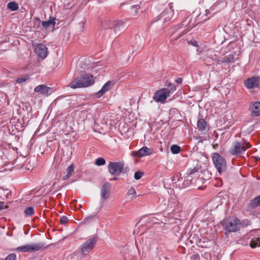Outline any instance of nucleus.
<instances>
[{
  "label": "nucleus",
  "instance_id": "21",
  "mask_svg": "<svg viewBox=\"0 0 260 260\" xmlns=\"http://www.w3.org/2000/svg\"><path fill=\"white\" fill-rule=\"evenodd\" d=\"M55 20L56 19L55 18L50 17V19L48 21H43L42 25L45 28H48L49 26H52L53 27H54L55 24Z\"/></svg>",
  "mask_w": 260,
  "mask_h": 260
},
{
  "label": "nucleus",
  "instance_id": "19",
  "mask_svg": "<svg viewBox=\"0 0 260 260\" xmlns=\"http://www.w3.org/2000/svg\"><path fill=\"white\" fill-rule=\"evenodd\" d=\"M260 205V195L251 200L248 204V207L251 209Z\"/></svg>",
  "mask_w": 260,
  "mask_h": 260
},
{
  "label": "nucleus",
  "instance_id": "41",
  "mask_svg": "<svg viewBox=\"0 0 260 260\" xmlns=\"http://www.w3.org/2000/svg\"><path fill=\"white\" fill-rule=\"evenodd\" d=\"M245 147H246L247 148H249L251 147V145L248 142H246L245 143Z\"/></svg>",
  "mask_w": 260,
  "mask_h": 260
},
{
  "label": "nucleus",
  "instance_id": "22",
  "mask_svg": "<svg viewBox=\"0 0 260 260\" xmlns=\"http://www.w3.org/2000/svg\"><path fill=\"white\" fill-rule=\"evenodd\" d=\"M67 174L62 177L63 180H67L69 178L73 175L74 173V166L71 165L67 169Z\"/></svg>",
  "mask_w": 260,
  "mask_h": 260
},
{
  "label": "nucleus",
  "instance_id": "42",
  "mask_svg": "<svg viewBox=\"0 0 260 260\" xmlns=\"http://www.w3.org/2000/svg\"><path fill=\"white\" fill-rule=\"evenodd\" d=\"M4 203L3 202H0V210L3 209L4 208Z\"/></svg>",
  "mask_w": 260,
  "mask_h": 260
},
{
  "label": "nucleus",
  "instance_id": "8",
  "mask_svg": "<svg viewBox=\"0 0 260 260\" xmlns=\"http://www.w3.org/2000/svg\"><path fill=\"white\" fill-rule=\"evenodd\" d=\"M44 246L42 243L26 244L24 246L17 247L15 250L24 252H33L41 249Z\"/></svg>",
  "mask_w": 260,
  "mask_h": 260
},
{
  "label": "nucleus",
  "instance_id": "24",
  "mask_svg": "<svg viewBox=\"0 0 260 260\" xmlns=\"http://www.w3.org/2000/svg\"><path fill=\"white\" fill-rule=\"evenodd\" d=\"M8 8L11 11H14L18 9V6L15 2H11L8 4Z\"/></svg>",
  "mask_w": 260,
  "mask_h": 260
},
{
  "label": "nucleus",
  "instance_id": "20",
  "mask_svg": "<svg viewBox=\"0 0 260 260\" xmlns=\"http://www.w3.org/2000/svg\"><path fill=\"white\" fill-rule=\"evenodd\" d=\"M197 125L198 128L201 131L208 130L207 122L203 118L198 120Z\"/></svg>",
  "mask_w": 260,
  "mask_h": 260
},
{
  "label": "nucleus",
  "instance_id": "47",
  "mask_svg": "<svg viewBox=\"0 0 260 260\" xmlns=\"http://www.w3.org/2000/svg\"><path fill=\"white\" fill-rule=\"evenodd\" d=\"M169 189H170L171 191H172L173 190L172 189H171V188H170Z\"/></svg>",
  "mask_w": 260,
  "mask_h": 260
},
{
  "label": "nucleus",
  "instance_id": "7",
  "mask_svg": "<svg viewBox=\"0 0 260 260\" xmlns=\"http://www.w3.org/2000/svg\"><path fill=\"white\" fill-rule=\"evenodd\" d=\"M123 169L124 163L122 161H110L108 166L109 172L112 175H119L122 172Z\"/></svg>",
  "mask_w": 260,
  "mask_h": 260
},
{
  "label": "nucleus",
  "instance_id": "48",
  "mask_svg": "<svg viewBox=\"0 0 260 260\" xmlns=\"http://www.w3.org/2000/svg\"><path fill=\"white\" fill-rule=\"evenodd\" d=\"M135 197H133L132 198H131L132 199H134Z\"/></svg>",
  "mask_w": 260,
  "mask_h": 260
},
{
  "label": "nucleus",
  "instance_id": "15",
  "mask_svg": "<svg viewBox=\"0 0 260 260\" xmlns=\"http://www.w3.org/2000/svg\"><path fill=\"white\" fill-rule=\"evenodd\" d=\"M246 150V148L244 146H242L239 142H235L233 148L230 151L231 154L233 155H237L242 153Z\"/></svg>",
  "mask_w": 260,
  "mask_h": 260
},
{
  "label": "nucleus",
  "instance_id": "37",
  "mask_svg": "<svg viewBox=\"0 0 260 260\" xmlns=\"http://www.w3.org/2000/svg\"><path fill=\"white\" fill-rule=\"evenodd\" d=\"M136 194V191L133 187L129 189L127 192V195H134Z\"/></svg>",
  "mask_w": 260,
  "mask_h": 260
},
{
  "label": "nucleus",
  "instance_id": "9",
  "mask_svg": "<svg viewBox=\"0 0 260 260\" xmlns=\"http://www.w3.org/2000/svg\"><path fill=\"white\" fill-rule=\"evenodd\" d=\"M172 6L170 5V8L165 10L158 16V19L162 23H164L167 21H170L174 15V11L172 9Z\"/></svg>",
  "mask_w": 260,
  "mask_h": 260
},
{
  "label": "nucleus",
  "instance_id": "14",
  "mask_svg": "<svg viewBox=\"0 0 260 260\" xmlns=\"http://www.w3.org/2000/svg\"><path fill=\"white\" fill-rule=\"evenodd\" d=\"M34 91L36 92H39L45 96H48L52 92V88L49 87H47L45 85H38L35 88Z\"/></svg>",
  "mask_w": 260,
  "mask_h": 260
},
{
  "label": "nucleus",
  "instance_id": "16",
  "mask_svg": "<svg viewBox=\"0 0 260 260\" xmlns=\"http://www.w3.org/2000/svg\"><path fill=\"white\" fill-rule=\"evenodd\" d=\"M152 153V150L146 147H143L137 152H133V155L141 157L144 156L150 155Z\"/></svg>",
  "mask_w": 260,
  "mask_h": 260
},
{
  "label": "nucleus",
  "instance_id": "1",
  "mask_svg": "<svg viewBox=\"0 0 260 260\" xmlns=\"http://www.w3.org/2000/svg\"><path fill=\"white\" fill-rule=\"evenodd\" d=\"M94 82L92 75H83L75 78L69 86L72 88L84 87L92 85Z\"/></svg>",
  "mask_w": 260,
  "mask_h": 260
},
{
  "label": "nucleus",
  "instance_id": "23",
  "mask_svg": "<svg viewBox=\"0 0 260 260\" xmlns=\"http://www.w3.org/2000/svg\"><path fill=\"white\" fill-rule=\"evenodd\" d=\"M250 246L252 248L256 246H260V238H256L255 239H252L250 242Z\"/></svg>",
  "mask_w": 260,
  "mask_h": 260
},
{
  "label": "nucleus",
  "instance_id": "29",
  "mask_svg": "<svg viewBox=\"0 0 260 260\" xmlns=\"http://www.w3.org/2000/svg\"><path fill=\"white\" fill-rule=\"evenodd\" d=\"M106 161L103 157H99L95 161V165L97 166H102L105 164Z\"/></svg>",
  "mask_w": 260,
  "mask_h": 260
},
{
  "label": "nucleus",
  "instance_id": "11",
  "mask_svg": "<svg viewBox=\"0 0 260 260\" xmlns=\"http://www.w3.org/2000/svg\"><path fill=\"white\" fill-rule=\"evenodd\" d=\"M180 175L179 174H177L175 176H174L172 177V180L173 181H175L176 178L178 179V181L175 182L174 183L176 184V186H178L180 188H183L187 186L189 183L188 181L191 182V180L189 178H187L186 180H183V178H180Z\"/></svg>",
  "mask_w": 260,
  "mask_h": 260
},
{
  "label": "nucleus",
  "instance_id": "13",
  "mask_svg": "<svg viewBox=\"0 0 260 260\" xmlns=\"http://www.w3.org/2000/svg\"><path fill=\"white\" fill-rule=\"evenodd\" d=\"M37 54L42 58H45L48 54V48L43 44H37L35 48Z\"/></svg>",
  "mask_w": 260,
  "mask_h": 260
},
{
  "label": "nucleus",
  "instance_id": "17",
  "mask_svg": "<svg viewBox=\"0 0 260 260\" xmlns=\"http://www.w3.org/2000/svg\"><path fill=\"white\" fill-rule=\"evenodd\" d=\"M111 84L112 82L110 81L107 82L102 87V89L96 93L97 97H101L105 93L109 91L110 89Z\"/></svg>",
  "mask_w": 260,
  "mask_h": 260
},
{
  "label": "nucleus",
  "instance_id": "28",
  "mask_svg": "<svg viewBox=\"0 0 260 260\" xmlns=\"http://www.w3.org/2000/svg\"><path fill=\"white\" fill-rule=\"evenodd\" d=\"M140 8V6L139 5H133V6H131V9L132 10H134V13L133 14L134 16H137L139 14L138 10Z\"/></svg>",
  "mask_w": 260,
  "mask_h": 260
},
{
  "label": "nucleus",
  "instance_id": "30",
  "mask_svg": "<svg viewBox=\"0 0 260 260\" xmlns=\"http://www.w3.org/2000/svg\"><path fill=\"white\" fill-rule=\"evenodd\" d=\"M28 79H29V76H26L25 77H20V78H17L16 82L18 83H22L25 82Z\"/></svg>",
  "mask_w": 260,
  "mask_h": 260
},
{
  "label": "nucleus",
  "instance_id": "25",
  "mask_svg": "<svg viewBox=\"0 0 260 260\" xmlns=\"http://www.w3.org/2000/svg\"><path fill=\"white\" fill-rule=\"evenodd\" d=\"M234 59V56L233 55H229L228 56H225L224 57H223L221 59L222 62H225V63H229L231 62L233 59Z\"/></svg>",
  "mask_w": 260,
  "mask_h": 260
},
{
  "label": "nucleus",
  "instance_id": "34",
  "mask_svg": "<svg viewBox=\"0 0 260 260\" xmlns=\"http://www.w3.org/2000/svg\"><path fill=\"white\" fill-rule=\"evenodd\" d=\"M16 257L15 254L11 253L7 256L5 260H16Z\"/></svg>",
  "mask_w": 260,
  "mask_h": 260
},
{
  "label": "nucleus",
  "instance_id": "36",
  "mask_svg": "<svg viewBox=\"0 0 260 260\" xmlns=\"http://www.w3.org/2000/svg\"><path fill=\"white\" fill-rule=\"evenodd\" d=\"M188 44L193 46L197 47L198 46V42L194 40H191L188 42Z\"/></svg>",
  "mask_w": 260,
  "mask_h": 260
},
{
  "label": "nucleus",
  "instance_id": "5",
  "mask_svg": "<svg viewBox=\"0 0 260 260\" xmlns=\"http://www.w3.org/2000/svg\"><path fill=\"white\" fill-rule=\"evenodd\" d=\"M222 224L228 232H235L240 229V221L237 218H230L223 221Z\"/></svg>",
  "mask_w": 260,
  "mask_h": 260
},
{
  "label": "nucleus",
  "instance_id": "32",
  "mask_svg": "<svg viewBox=\"0 0 260 260\" xmlns=\"http://www.w3.org/2000/svg\"><path fill=\"white\" fill-rule=\"evenodd\" d=\"M240 224L243 226H247L251 224V221L248 219H244Z\"/></svg>",
  "mask_w": 260,
  "mask_h": 260
},
{
  "label": "nucleus",
  "instance_id": "3",
  "mask_svg": "<svg viewBox=\"0 0 260 260\" xmlns=\"http://www.w3.org/2000/svg\"><path fill=\"white\" fill-rule=\"evenodd\" d=\"M97 242V237L93 236L88 239L80 247V252L82 257H85L92 251Z\"/></svg>",
  "mask_w": 260,
  "mask_h": 260
},
{
  "label": "nucleus",
  "instance_id": "10",
  "mask_svg": "<svg viewBox=\"0 0 260 260\" xmlns=\"http://www.w3.org/2000/svg\"><path fill=\"white\" fill-rule=\"evenodd\" d=\"M111 185L109 182H106L100 189L101 200H107L110 196Z\"/></svg>",
  "mask_w": 260,
  "mask_h": 260
},
{
  "label": "nucleus",
  "instance_id": "26",
  "mask_svg": "<svg viewBox=\"0 0 260 260\" xmlns=\"http://www.w3.org/2000/svg\"><path fill=\"white\" fill-rule=\"evenodd\" d=\"M180 147L176 145H173L171 147V151L173 154H177L180 152Z\"/></svg>",
  "mask_w": 260,
  "mask_h": 260
},
{
  "label": "nucleus",
  "instance_id": "6",
  "mask_svg": "<svg viewBox=\"0 0 260 260\" xmlns=\"http://www.w3.org/2000/svg\"><path fill=\"white\" fill-rule=\"evenodd\" d=\"M124 22L121 20L113 19H106L102 22V27L104 29H114V31L119 30L122 27Z\"/></svg>",
  "mask_w": 260,
  "mask_h": 260
},
{
  "label": "nucleus",
  "instance_id": "44",
  "mask_svg": "<svg viewBox=\"0 0 260 260\" xmlns=\"http://www.w3.org/2000/svg\"><path fill=\"white\" fill-rule=\"evenodd\" d=\"M208 13H209V11L206 10V15H207Z\"/></svg>",
  "mask_w": 260,
  "mask_h": 260
},
{
  "label": "nucleus",
  "instance_id": "40",
  "mask_svg": "<svg viewBox=\"0 0 260 260\" xmlns=\"http://www.w3.org/2000/svg\"><path fill=\"white\" fill-rule=\"evenodd\" d=\"M176 82L178 84H180L182 82V79L181 78H178L176 80Z\"/></svg>",
  "mask_w": 260,
  "mask_h": 260
},
{
  "label": "nucleus",
  "instance_id": "33",
  "mask_svg": "<svg viewBox=\"0 0 260 260\" xmlns=\"http://www.w3.org/2000/svg\"><path fill=\"white\" fill-rule=\"evenodd\" d=\"M199 168H194L193 169L190 170L188 173V176L186 177L187 178H189V179H190L189 178H190V175H191L192 174H193L195 172H197L198 170H199Z\"/></svg>",
  "mask_w": 260,
  "mask_h": 260
},
{
  "label": "nucleus",
  "instance_id": "18",
  "mask_svg": "<svg viewBox=\"0 0 260 260\" xmlns=\"http://www.w3.org/2000/svg\"><path fill=\"white\" fill-rule=\"evenodd\" d=\"M252 115L254 116L260 115V102H256L253 104L251 108Z\"/></svg>",
  "mask_w": 260,
  "mask_h": 260
},
{
  "label": "nucleus",
  "instance_id": "27",
  "mask_svg": "<svg viewBox=\"0 0 260 260\" xmlns=\"http://www.w3.org/2000/svg\"><path fill=\"white\" fill-rule=\"evenodd\" d=\"M24 212L26 215L31 216L34 214V209L32 207L26 208Z\"/></svg>",
  "mask_w": 260,
  "mask_h": 260
},
{
  "label": "nucleus",
  "instance_id": "43",
  "mask_svg": "<svg viewBox=\"0 0 260 260\" xmlns=\"http://www.w3.org/2000/svg\"><path fill=\"white\" fill-rule=\"evenodd\" d=\"M256 232H258V233H257V235H260V230H256Z\"/></svg>",
  "mask_w": 260,
  "mask_h": 260
},
{
  "label": "nucleus",
  "instance_id": "38",
  "mask_svg": "<svg viewBox=\"0 0 260 260\" xmlns=\"http://www.w3.org/2000/svg\"><path fill=\"white\" fill-rule=\"evenodd\" d=\"M93 218L94 216H88L85 219V220L86 222H88L89 220H92V219H93Z\"/></svg>",
  "mask_w": 260,
  "mask_h": 260
},
{
  "label": "nucleus",
  "instance_id": "46",
  "mask_svg": "<svg viewBox=\"0 0 260 260\" xmlns=\"http://www.w3.org/2000/svg\"><path fill=\"white\" fill-rule=\"evenodd\" d=\"M117 179H118V178H116V177H114L113 179V180H116Z\"/></svg>",
  "mask_w": 260,
  "mask_h": 260
},
{
  "label": "nucleus",
  "instance_id": "2",
  "mask_svg": "<svg viewBox=\"0 0 260 260\" xmlns=\"http://www.w3.org/2000/svg\"><path fill=\"white\" fill-rule=\"evenodd\" d=\"M176 89L175 86L170 83L167 87L157 91L154 93L153 99L156 102L163 103L168 97L170 96L175 92Z\"/></svg>",
  "mask_w": 260,
  "mask_h": 260
},
{
  "label": "nucleus",
  "instance_id": "12",
  "mask_svg": "<svg viewBox=\"0 0 260 260\" xmlns=\"http://www.w3.org/2000/svg\"><path fill=\"white\" fill-rule=\"evenodd\" d=\"M259 83V77H253L248 78L245 80L244 84L248 89H252L255 87H258Z\"/></svg>",
  "mask_w": 260,
  "mask_h": 260
},
{
  "label": "nucleus",
  "instance_id": "39",
  "mask_svg": "<svg viewBox=\"0 0 260 260\" xmlns=\"http://www.w3.org/2000/svg\"><path fill=\"white\" fill-rule=\"evenodd\" d=\"M187 32V30H183L181 34L177 37V39L180 38L183 35L186 34Z\"/></svg>",
  "mask_w": 260,
  "mask_h": 260
},
{
  "label": "nucleus",
  "instance_id": "31",
  "mask_svg": "<svg viewBox=\"0 0 260 260\" xmlns=\"http://www.w3.org/2000/svg\"><path fill=\"white\" fill-rule=\"evenodd\" d=\"M143 173L141 171H137L134 174V178L136 180L140 179L143 175Z\"/></svg>",
  "mask_w": 260,
  "mask_h": 260
},
{
  "label": "nucleus",
  "instance_id": "35",
  "mask_svg": "<svg viewBox=\"0 0 260 260\" xmlns=\"http://www.w3.org/2000/svg\"><path fill=\"white\" fill-rule=\"evenodd\" d=\"M68 221V218L66 216H62L60 218V222L61 224H64Z\"/></svg>",
  "mask_w": 260,
  "mask_h": 260
},
{
  "label": "nucleus",
  "instance_id": "45",
  "mask_svg": "<svg viewBox=\"0 0 260 260\" xmlns=\"http://www.w3.org/2000/svg\"><path fill=\"white\" fill-rule=\"evenodd\" d=\"M179 27V26L178 25H177V26H175L174 28L178 29Z\"/></svg>",
  "mask_w": 260,
  "mask_h": 260
},
{
  "label": "nucleus",
  "instance_id": "4",
  "mask_svg": "<svg viewBox=\"0 0 260 260\" xmlns=\"http://www.w3.org/2000/svg\"><path fill=\"white\" fill-rule=\"evenodd\" d=\"M212 160L214 165L217 169L218 172L221 174L225 173L226 171V163L224 158L217 153L213 154Z\"/></svg>",
  "mask_w": 260,
  "mask_h": 260
}]
</instances>
